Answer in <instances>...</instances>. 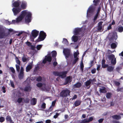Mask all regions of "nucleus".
Here are the masks:
<instances>
[{"label":"nucleus","instance_id":"52","mask_svg":"<svg viewBox=\"0 0 123 123\" xmlns=\"http://www.w3.org/2000/svg\"><path fill=\"white\" fill-rule=\"evenodd\" d=\"M27 58L24 56L22 57V60L23 62H26L27 61Z\"/></svg>","mask_w":123,"mask_h":123},{"label":"nucleus","instance_id":"3","mask_svg":"<svg viewBox=\"0 0 123 123\" xmlns=\"http://www.w3.org/2000/svg\"><path fill=\"white\" fill-rule=\"evenodd\" d=\"M96 81V80L95 78L93 79H90L88 80L84 83V84L87 89H89L91 86V84H93L94 82Z\"/></svg>","mask_w":123,"mask_h":123},{"label":"nucleus","instance_id":"18","mask_svg":"<svg viewBox=\"0 0 123 123\" xmlns=\"http://www.w3.org/2000/svg\"><path fill=\"white\" fill-rule=\"evenodd\" d=\"M37 102V100L35 98H33L31 101V105H35Z\"/></svg>","mask_w":123,"mask_h":123},{"label":"nucleus","instance_id":"35","mask_svg":"<svg viewBox=\"0 0 123 123\" xmlns=\"http://www.w3.org/2000/svg\"><path fill=\"white\" fill-rule=\"evenodd\" d=\"M74 58L75 59L72 62V64L73 65H74L78 61L79 59L78 58Z\"/></svg>","mask_w":123,"mask_h":123},{"label":"nucleus","instance_id":"5","mask_svg":"<svg viewBox=\"0 0 123 123\" xmlns=\"http://www.w3.org/2000/svg\"><path fill=\"white\" fill-rule=\"evenodd\" d=\"M109 58L111 60V63L113 65H115L116 63V58H115V55L113 54H111L108 56Z\"/></svg>","mask_w":123,"mask_h":123},{"label":"nucleus","instance_id":"43","mask_svg":"<svg viewBox=\"0 0 123 123\" xmlns=\"http://www.w3.org/2000/svg\"><path fill=\"white\" fill-rule=\"evenodd\" d=\"M24 102L26 103H29L30 101L29 99L28 98H27L24 100Z\"/></svg>","mask_w":123,"mask_h":123},{"label":"nucleus","instance_id":"36","mask_svg":"<svg viewBox=\"0 0 123 123\" xmlns=\"http://www.w3.org/2000/svg\"><path fill=\"white\" fill-rule=\"evenodd\" d=\"M118 30L119 32H122L123 31V27L122 26H120L118 27Z\"/></svg>","mask_w":123,"mask_h":123},{"label":"nucleus","instance_id":"47","mask_svg":"<svg viewBox=\"0 0 123 123\" xmlns=\"http://www.w3.org/2000/svg\"><path fill=\"white\" fill-rule=\"evenodd\" d=\"M16 63L18 65H20V62L19 60L18 59V58L16 57Z\"/></svg>","mask_w":123,"mask_h":123},{"label":"nucleus","instance_id":"41","mask_svg":"<svg viewBox=\"0 0 123 123\" xmlns=\"http://www.w3.org/2000/svg\"><path fill=\"white\" fill-rule=\"evenodd\" d=\"M5 120V118L4 117H0V122L2 123Z\"/></svg>","mask_w":123,"mask_h":123},{"label":"nucleus","instance_id":"4","mask_svg":"<svg viewBox=\"0 0 123 123\" xmlns=\"http://www.w3.org/2000/svg\"><path fill=\"white\" fill-rule=\"evenodd\" d=\"M70 91L68 89L63 90L60 93V95L63 98L66 97L70 95Z\"/></svg>","mask_w":123,"mask_h":123},{"label":"nucleus","instance_id":"62","mask_svg":"<svg viewBox=\"0 0 123 123\" xmlns=\"http://www.w3.org/2000/svg\"><path fill=\"white\" fill-rule=\"evenodd\" d=\"M2 89L3 90V92L4 93H5L6 92V88L4 86H3L2 87Z\"/></svg>","mask_w":123,"mask_h":123},{"label":"nucleus","instance_id":"28","mask_svg":"<svg viewBox=\"0 0 123 123\" xmlns=\"http://www.w3.org/2000/svg\"><path fill=\"white\" fill-rule=\"evenodd\" d=\"M84 67V65H83V63L82 61L80 65V69L81 71L82 72H83V68Z\"/></svg>","mask_w":123,"mask_h":123},{"label":"nucleus","instance_id":"27","mask_svg":"<svg viewBox=\"0 0 123 123\" xmlns=\"http://www.w3.org/2000/svg\"><path fill=\"white\" fill-rule=\"evenodd\" d=\"M24 18L20 15L17 18L16 21L19 22L21 21Z\"/></svg>","mask_w":123,"mask_h":123},{"label":"nucleus","instance_id":"46","mask_svg":"<svg viewBox=\"0 0 123 123\" xmlns=\"http://www.w3.org/2000/svg\"><path fill=\"white\" fill-rule=\"evenodd\" d=\"M42 45H38L37 46V49L38 50H40V49L42 47Z\"/></svg>","mask_w":123,"mask_h":123},{"label":"nucleus","instance_id":"17","mask_svg":"<svg viewBox=\"0 0 123 123\" xmlns=\"http://www.w3.org/2000/svg\"><path fill=\"white\" fill-rule=\"evenodd\" d=\"M32 63H30L27 66L26 68V72H29L32 68Z\"/></svg>","mask_w":123,"mask_h":123},{"label":"nucleus","instance_id":"40","mask_svg":"<svg viewBox=\"0 0 123 123\" xmlns=\"http://www.w3.org/2000/svg\"><path fill=\"white\" fill-rule=\"evenodd\" d=\"M98 16V13H96L95 15V16L93 19V20L94 22L96 21V20L97 19Z\"/></svg>","mask_w":123,"mask_h":123},{"label":"nucleus","instance_id":"38","mask_svg":"<svg viewBox=\"0 0 123 123\" xmlns=\"http://www.w3.org/2000/svg\"><path fill=\"white\" fill-rule=\"evenodd\" d=\"M42 77L41 76H39L37 77L36 80L38 82H40L42 81Z\"/></svg>","mask_w":123,"mask_h":123},{"label":"nucleus","instance_id":"6","mask_svg":"<svg viewBox=\"0 0 123 123\" xmlns=\"http://www.w3.org/2000/svg\"><path fill=\"white\" fill-rule=\"evenodd\" d=\"M95 7L92 5H91L88 8L87 12V16H88V13H92L94 11Z\"/></svg>","mask_w":123,"mask_h":123},{"label":"nucleus","instance_id":"30","mask_svg":"<svg viewBox=\"0 0 123 123\" xmlns=\"http://www.w3.org/2000/svg\"><path fill=\"white\" fill-rule=\"evenodd\" d=\"M57 55V52L56 51H54L52 53V56L53 57H56Z\"/></svg>","mask_w":123,"mask_h":123},{"label":"nucleus","instance_id":"26","mask_svg":"<svg viewBox=\"0 0 123 123\" xmlns=\"http://www.w3.org/2000/svg\"><path fill=\"white\" fill-rule=\"evenodd\" d=\"M53 74L55 76H60V72L58 71H54Z\"/></svg>","mask_w":123,"mask_h":123},{"label":"nucleus","instance_id":"50","mask_svg":"<svg viewBox=\"0 0 123 123\" xmlns=\"http://www.w3.org/2000/svg\"><path fill=\"white\" fill-rule=\"evenodd\" d=\"M26 45L29 47H30L32 45L31 43L29 41H27L26 42Z\"/></svg>","mask_w":123,"mask_h":123},{"label":"nucleus","instance_id":"21","mask_svg":"<svg viewBox=\"0 0 123 123\" xmlns=\"http://www.w3.org/2000/svg\"><path fill=\"white\" fill-rule=\"evenodd\" d=\"M81 101L79 100L76 101L74 102V105L76 107L80 105L81 103Z\"/></svg>","mask_w":123,"mask_h":123},{"label":"nucleus","instance_id":"11","mask_svg":"<svg viewBox=\"0 0 123 123\" xmlns=\"http://www.w3.org/2000/svg\"><path fill=\"white\" fill-rule=\"evenodd\" d=\"M19 0L18 1H16L12 3V5L15 8H18L19 6L21 3V2L20 1H19Z\"/></svg>","mask_w":123,"mask_h":123},{"label":"nucleus","instance_id":"13","mask_svg":"<svg viewBox=\"0 0 123 123\" xmlns=\"http://www.w3.org/2000/svg\"><path fill=\"white\" fill-rule=\"evenodd\" d=\"M6 122H9L10 123H14V122L12 120L11 117L9 115H8L6 116Z\"/></svg>","mask_w":123,"mask_h":123},{"label":"nucleus","instance_id":"33","mask_svg":"<svg viewBox=\"0 0 123 123\" xmlns=\"http://www.w3.org/2000/svg\"><path fill=\"white\" fill-rule=\"evenodd\" d=\"M117 45L115 43H112L111 45V47L112 49H115Z\"/></svg>","mask_w":123,"mask_h":123},{"label":"nucleus","instance_id":"2","mask_svg":"<svg viewBox=\"0 0 123 123\" xmlns=\"http://www.w3.org/2000/svg\"><path fill=\"white\" fill-rule=\"evenodd\" d=\"M47 35L46 33L43 31H41L40 32L39 37L36 40V42L43 41Z\"/></svg>","mask_w":123,"mask_h":123},{"label":"nucleus","instance_id":"9","mask_svg":"<svg viewBox=\"0 0 123 123\" xmlns=\"http://www.w3.org/2000/svg\"><path fill=\"white\" fill-rule=\"evenodd\" d=\"M82 31L81 28H77L75 29L74 31V33L75 35H80Z\"/></svg>","mask_w":123,"mask_h":123},{"label":"nucleus","instance_id":"54","mask_svg":"<svg viewBox=\"0 0 123 123\" xmlns=\"http://www.w3.org/2000/svg\"><path fill=\"white\" fill-rule=\"evenodd\" d=\"M114 83L117 86H119L120 84V83L117 81H115L114 82Z\"/></svg>","mask_w":123,"mask_h":123},{"label":"nucleus","instance_id":"63","mask_svg":"<svg viewBox=\"0 0 123 123\" xmlns=\"http://www.w3.org/2000/svg\"><path fill=\"white\" fill-rule=\"evenodd\" d=\"M122 89L121 88L118 87L117 89V92H119V91H122Z\"/></svg>","mask_w":123,"mask_h":123},{"label":"nucleus","instance_id":"1","mask_svg":"<svg viewBox=\"0 0 123 123\" xmlns=\"http://www.w3.org/2000/svg\"><path fill=\"white\" fill-rule=\"evenodd\" d=\"M25 19V22L26 23H28L31 21V13L30 12H27L26 10L22 11L20 15L23 18L26 15Z\"/></svg>","mask_w":123,"mask_h":123},{"label":"nucleus","instance_id":"20","mask_svg":"<svg viewBox=\"0 0 123 123\" xmlns=\"http://www.w3.org/2000/svg\"><path fill=\"white\" fill-rule=\"evenodd\" d=\"M113 118L114 119L118 120L121 118V117L120 115H114L112 116Z\"/></svg>","mask_w":123,"mask_h":123},{"label":"nucleus","instance_id":"15","mask_svg":"<svg viewBox=\"0 0 123 123\" xmlns=\"http://www.w3.org/2000/svg\"><path fill=\"white\" fill-rule=\"evenodd\" d=\"M81 86V83L78 82L73 85V87L74 88H79Z\"/></svg>","mask_w":123,"mask_h":123},{"label":"nucleus","instance_id":"24","mask_svg":"<svg viewBox=\"0 0 123 123\" xmlns=\"http://www.w3.org/2000/svg\"><path fill=\"white\" fill-rule=\"evenodd\" d=\"M73 38V40L74 42H77L78 39V38L77 36H73L72 37Z\"/></svg>","mask_w":123,"mask_h":123},{"label":"nucleus","instance_id":"44","mask_svg":"<svg viewBox=\"0 0 123 123\" xmlns=\"http://www.w3.org/2000/svg\"><path fill=\"white\" fill-rule=\"evenodd\" d=\"M55 102H56V101L55 100L54 101H53L52 102V105L50 106V107L49 108L50 109L52 107V106H54L55 105Z\"/></svg>","mask_w":123,"mask_h":123},{"label":"nucleus","instance_id":"56","mask_svg":"<svg viewBox=\"0 0 123 123\" xmlns=\"http://www.w3.org/2000/svg\"><path fill=\"white\" fill-rule=\"evenodd\" d=\"M59 115V113H56L55 115L53 117L54 118H56L58 117V116Z\"/></svg>","mask_w":123,"mask_h":123},{"label":"nucleus","instance_id":"58","mask_svg":"<svg viewBox=\"0 0 123 123\" xmlns=\"http://www.w3.org/2000/svg\"><path fill=\"white\" fill-rule=\"evenodd\" d=\"M80 123H87L86 121V119H84L83 120H81Z\"/></svg>","mask_w":123,"mask_h":123},{"label":"nucleus","instance_id":"60","mask_svg":"<svg viewBox=\"0 0 123 123\" xmlns=\"http://www.w3.org/2000/svg\"><path fill=\"white\" fill-rule=\"evenodd\" d=\"M91 72L92 74H94L96 72V69L95 68L93 69L92 70Z\"/></svg>","mask_w":123,"mask_h":123},{"label":"nucleus","instance_id":"16","mask_svg":"<svg viewBox=\"0 0 123 123\" xmlns=\"http://www.w3.org/2000/svg\"><path fill=\"white\" fill-rule=\"evenodd\" d=\"M45 58L47 61L49 62H51L52 58L50 54H48L46 56Z\"/></svg>","mask_w":123,"mask_h":123},{"label":"nucleus","instance_id":"29","mask_svg":"<svg viewBox=\"0 0 123 123\" xmlns=\"http://www.w3.org/2000/svg\"><path fill=\"white\" fill-rule=\"evenodd\" d=\"M24 76V73H20L18 75L19 79L20 80L23 79V78Z\"/></svg>","mask_w":123,"mask_h":123},{"label":"nucleus","instance_id":"39","mask_svg":"<svg viewBox=\"0 0 123 123\" xmlns=\"http://www.w3.org/2000/svg\"><path fill=\"white\" fill-rule=\"evenodd\" d=\"M37 86L39 87H41L43 86V84L41 83H38L36 84Z\"/></svg>","mask_w":123,"mask_h":123},{"label":"nucleus","instance_id":"32","mask_svg":"<svg viewBox=\"0 0 123 123\" xmlns=\"http://www.w3.org/2000/svg\"><path fill=\"white\" fill-rule=\"evenodd\" d=\"M24 99V98H23L19 97L17 101L19 103H20L22 102L23 99Z\"/></svg>","mask_w":123,"mask_h":123},{"label":"nucleus","instance_id":"59","mask_svg":"<svg viewBox=\"0 0 123 123\" xmlns=\"http://www.w3.org/2000/svg\"><path fill=\"white\" fill-rule=\"evenodd\" d=\"M63 42H64L65 43H68V41L67 40L66 38L63 39Z\"/></svg>","mask_w":123,"mask_h":123},{"label":"nucleus","instance_id":"12","mask_svg":"<svg viewBox=\"0 0 123 123\" xmlns=\"http://www.w3.org/2000/svg\"><path fill=\"white\" fill-rule=\"evenodd\" d=\"M27 3L25 1H22V3L21 5V9L22 10L25 9L27 6Z\"/></svg>","mask_w":123,"mask_h":123},{"label":"nucleus","instance_id":"45","mask_svg":"<svg viewBox=\"0 0 123 123\" xmlns=\"http://www.w3.org/2000/svg\"><path fill=\"white\" fill-rule=\"evenodd\" d=\"M40 68L38 66H37L35 68V69H34V71L35 72H36L37 70H38Z\"/></svg>","mask_w":123,"mask_h":123},{"label":"nucleus","instance_id":"25","mask_svg":"<svg viewBox=\"0 0 123 123\" xmlns=\"http://www.w3.org/2000/svg\"><path fill=\"white\" fill-rule=\"evenodd\" d=\"M100 93H105L107 92L106 88L105 87L103 89L100 88Z\"/></svg>","mask_w":123,"mask_h":123},{"label":"nucleus","instance_id":"48","mask_svg":"<svg viewBox=\"0 0 123 123\" xmlns=\"http://www.w3.org/2000/svg\"><path fill=\"white\" fill-rule=\"evenodd\" d=\"M41 107L42 108L45 109L46 108V104L43 103Z\"/></svg>","mask_w":123,"mask_h":123},{"label":"nucleus","instance_id":"7","mask_svg":"<svg viewBox=\"0 0 123 123\" xmlns=\"http://www.w3.org/2000/svg\"><path fill=\"white\" fill-rule=\"evenodd\" d=\"M63 52L66 58H68L70 55V51L68 49H64L63 50Z\"/></svg>","mask_w":123,"mask_h":123},{"label":"nucleus","instance_id":"55","mask_svg":"<svg viewBox=\"0 0 123 123\" xmlns=\"http://www.w3.org/2000/svg\"><path fill=\"white\" fill-rule=\"evenodd\" d=\"M16 67L17 71H19V70L20 68L19 66V65L16 64Z\"/></svg>","mask_w":123,"mask_h":123},{"label":"nucleus","instance_id":"34","mask_svg":"<svg viewBox=\"0 0 123 123\" xmlns=\"http://www.w3.org/2000/svg\"><path fill=\"white\" fill-rule=\"evenodd\" d=\"M86 119V121L87 123L90 122L92 121L93 119V118L92 117H90L88 119Z\"/></svg>","mask_w":123,"mask_h":123},{"label":"nucleus","instance_id":"51","mask_svg":"<svg viewBox=\"0 0 123 123\" xmlns=\"http://www.w3.org/2000/svg\"><path fill=\"white\" fill-rule=\"evenodd\" d=\"M10 69L11 70V71L12 73H15V70L14 68L13 67H10Z\"/></svg>","mask_w":123,"mask_h":123},{"label":"nucleus","instance_id":"49","mask_svg":"<svg viewBox=\"0 0 123 123\" xmlns=\"http://www.w3.org/2000/svg\"><path fill=\"white\" fill-rule=\"evenodd\" d=\"M70 76L67 77L66 79V81L68 82L70 80Z\"/></svg>","mask_w":123,"mask_h":123},{"label":"nucleus","instance_id":"10","mask_svg":"<svg viewBox=\"0 0 123 123\" xmlns=\"http://www.w3.org/2000/svg\"><path fill=\"white\" fill-rule=\"evenodd\" d=\"M39 31L36 30H33L31 32V34L34 38H35L38 35Z\"/></svg>","mask_w":123,"mask_h":123},{"label":"nucleus","instance_id":"23","mask_svg":"<svg viewBox=\"0 0 123 123\" xmlns=\"http://www.w3.org/2000/svg\"><path fill=\"white\" fill-rule=\"evenodd\" d=\"M5 36V33L4 31L0 32V38H4Z\"/></svg>","mask_w":123,"mask_h":123},{"label":"nucleus","instance_id":"22","mask_svg":"<svg viewBox=\"0 0 123 123\" xmlns=\"http://www.w3.org/2000/svg\"><path fill=\"white\" fill-rule=\"evenodd\" d=\"M31 88L30 86H25L24 89V91L25 92H29L31 90Z\"/></svg>","mask_w":123,"mask_h":123},{"label":"nucleus","instance_id":"61","mask_svg":"<svg viewBox=\"0 0 123 123\" xmlns=\"http://www.w3.org/2000/svg\"><path fill=\"white\" fill-rule=\"evenodd\" d=\"M111 25L112 24H110L108 27L107 29L108 30L111 29H112Z\"/></svg>","mask_w":123,"mask_h":123},{"label":"nucleus","instance_id":"42","mask_svg":"<svg viewBox=\"0 0 123 123\" xmlns=\"http://www.w3.org/2000/svg\"><path fill=\"white\" fill-rule=\"evenodd\" d=\"M79 54V53L78 52V53L76 52H75L74 55V58H78L77 57V55Z\"/></svg>","mask_w":123,"mask_h":123},{"label":"nucleus","instance_id":"64","mask_svg":"<svg viewBox=\"0 0 123 123\" xmlns=\"http://www.w3.org/2000/svg\"><path fill=\"white\" fill-rule=\"evenodd\" d=\"M104 120L103 118H101L98 120V122L99 123H101Z\"/></svg>","mask_w":123,"mask_h":123},{"label":"nucleus","instance_id":"57","mask_svg":"<svg viewBox=\"0 0 123 123\" xmlns=\"http://www.w3.org/2000/svg\"><path fill=\"white\" fill-rule=\"evenodd\" d=\"M102 29V26H98L97 28V30L99 31H100Z\"/></svg>","mask_w":123,"mask_h":123},{"label":"nucleus","instance_id":"8","mask_svg":"<svg viewBox=\"0 0 123 123\" xmlns=\"http://www.w3.org/2000/svg\"><path fill=\"white\" fill-rule=\"evenodd\" d=\"M21 9L20 7L13 8L12 9V11L15 15H17L21 11Z\"/></svg>","mask_w":123,"mask_h":123},{"label":"nucleus","instance_id":"19","mask_svg":"<svg viewBox=\"0 0 123 123\" xmlns=\"http://www.w3.org/2000/svg\"><path fill=\"white\" fill-rule=\"evenodd\" d=\"M114 68L111 66H109L107 67V70L109 72H111L113 71Z\"/></svg>","mask_w":123,"mask_h":123},{"label":"nucleus","instance_id":"53","mask_svg":"<svg viewBox=\"0 0 123 123\" xmlns=\"http://www.w3.org/2000/svg\"><path fill=\"white\" fill-rule=\"evenodd\" d=\"M102 67L103 68H105L108 67V65L107 64H106L105 63V64H102Z\"/></svg>","mask_w":123,"mask_h":123},{"label":"nucleus","instance_id":"31","mask_svg":"<svg viewBox=\"0 0 123 123\" xmlns=\"http://www.w3.org/2000/svg\"><path fill=\"white\" fill-rule=\"evenodd\" d=\"M112 94L111 93L108 92L106 94V97L108 98H110L111 97Z\"/></svg>","mask_w":123,"mask_h":123},{"label":"nucleus","instance_id":"14","mask_svg":"<svg viewBox=\"0 0 123 123\" xmlns=\"http://www.w3.org/2000/svg\"><path fill=\"white\" fill-rule=\"evenodd\" d=\"M68 73L67 71L60 72V76H61L62 78L65 77L66 76V74Z\"/></svg>","mask_w":123,"mask_h":123},{"label":"nucleus","instance_id":"37","mask_svg":"<svg viewBox=\"0 0 123 123\" xmlns=\"http://www.w3.org/2000/svg\"><path fill=\"white\" fill-rule=\"evenodd\" d=\"M100 0H94L93 2L94 3V5L95 6H97Z\"/></svg>","mask_w":123,"mask_h":123}]
</instances>
